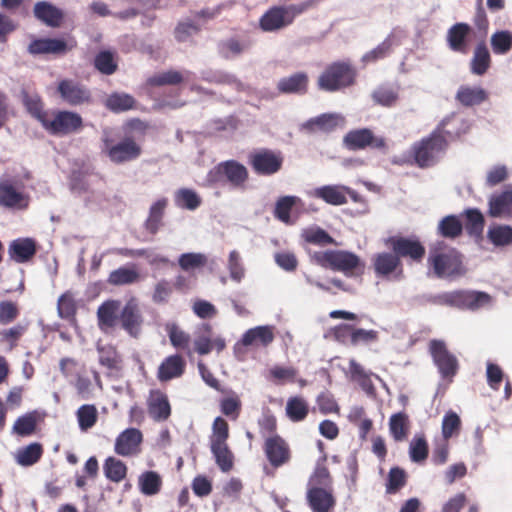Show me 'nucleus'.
<instances>
[{
  "instance_id": "nucleus-55",
  "label": "nucleus",
  "mask_w": 512,
  "mask_h": 512,
  "mask_svg": "<svg viewBox=\"0 0 512 512\" xmlns=\"http://www.w3.org/2000/svg\"><path fill=\"white\" fill-rule=\"evenodd\" d=\"M76 416L79 428L82 431H87L96 424L98 412L94 405L84 404L78 408Z\"/></svg>"
},
{
  "instance_id": "nucleus-58",
  "label": "nucleus",
  "mask_w": 512,
  "mask_h": 512,
  "mask_svg": "<svg viewBox=\"0 0 512 512\" xmlns=\"http://www.w3.org/2000/svg\"><path fill=\"white\" fill-rule=\"evenodd\" d=\"M393 45V37L389 35L382 43H380L377 47L365 53L362 56V62L364 64H369L376 62L379 59L385 58L389 55L391 51V47Z\"/></svg>"
},
{
  "instance_id": "nucleus-63",
  "label": "nucleus",
  "mask_w": 512,
  "mask_h": 512,
  "mask_svg": "<svg viewBox=\"0 0 512 512\" xmlns=\"http://www.w3.org/2000/svg\"><path fill=\"white\" fill-rule=\"evenodd\" d=\"M206 262L207 257L202 253H183L178 259L179 266L185 271L202 267Z\"/></svg>"
},
{
  "instance_id": "nucleus-16",
  "label": "nucleus",
  "mask_w": 512,
  "mask_h": 512,
  "mask_svg": "<svg viewBox=\"0 0 512 512\" xmlns=\"http://www.w3.org/2000/svg\"><path fill=\"white\" fill-rule=\"evenodd\" d=\"M121 327L131 336L138 337L143 324V316L136 298H130L120 310Z\"/></svg>"
},
{
  "instance_id": "nucleus-41",
  "label": "nucleus",
  "mask_w": 512,
  "mask_h": 512,
  "mask_svg": "<svg viewBox=\"0 0 512 512\" xmlns=\"http://www.w3.org/2000/svg\"><path fill=\"white\" fill-rule=\"evenodd\" d=\"M138 487L145 496H153L160 492L162 487V478L156 471H144L139 475Z\"/></svg>"
},
{
  "instance_id": "nucleus-26",
  "label": "nucleus",
  "mask_w": 512,
  "mask_h": 512,
  "mask_svg": "<svg viewBox=\"0 0 512 512\" xmlns=\"http://www.w3.org/2000/svg\"><path fill=\"white\" fill-rule=\"evenodd\" d=\"M34 16L48 27L57 28L63 20V11L47 1H39L34 5Z\"/></svg>"
},
{
  "instance_id": "nucleus-2",
  "label": "nucleus",
  "mask_w": 512,
  "mask_h": 512,
  "mask_svg": "<svg viewBox=\"0 0 512 512\" xmlns=\"http://www.w3.org/2000/svg\"><path fill=\"white\" fill-rule=\"evenodd\" d=\"M428 264L437 278L454 279L465 273L461 255L454 248H434L429 253Z\"/></svg>"
},
{
  "instance_id": "nucleus-44",
  "label": "nucleus",
  "mask_w": 512,
  "mask_h": 512,
  "mask_svg": "<svg viewBox=\"0 0 512 512\" xmlns=\"http://www.w3.org/2000/svg\"><path fill=\"white\" fill-rule=\"evenodd\" d=\"M463 224L456 215H447L443 217L437 226V233L448 239H454L462 234Z\"/></svg>"
},
{
  "instance_id": "nucleus-28",
  "label": "nucleus",
  "mask_w": 512,
  "mask_h": 512,
  "mask_svg": "<svg viewBox=\"0 0 512 512\" xmlns=\"http://www.w3.org/2000/svg\"><path fill=\"white\" fill-rule=\"evenodd\" d=\"M469 129L468 122L459 114L452 113L445 117L434 131H438L445 139L450 140L466 133Z\"/></svg>"
},
{
  "instance_id": "nucleus-29",
  "label": "nucleus",
  "mask_w": 512,
  "mask_h": 512,
  "mask_svg": "<svg viewBox=\"0 0 512 512\" xmlns=\"http://www.w3.org/2000/svg\"><path fill=\"white\" fill-rule=\"evenodd\" d=\"M186 368L185 360L178 354L166 357L157 371V378L161 382H166L181 377Z\"/></svg>"
},
{
  "instance_id": "nucleus-53",
  "label": "nucleus",
  "mask_w": 512,
  "mask_h": 512,
  "mask_svg": "<svg viewBox=\"0 0 512 512\" xmlns=\"http://www.w3.org/2000/svg\"><path fill=\"white\" fill-rule=\"evenodd\" d=\"M42 452V446L39 443H31L17 451L16 461L22 466H31L38 462Z\"/></svg>"
},
{
  "instance_id": "nucleus-8",
  "label": "nucleus",
  "mask_w": 512,
  "mask_h": 512,
  "mask_svg": "<svg viewBox=\"0 0 512 512\" xmlns=\"http://www.w3.org/2000/svg\"><path fill=\"white\" fill-rule=\"evenodd\" d=\"M195 79V73L189 70L177 71V70H167L161 71L153 74L148 77L145 83V87L147 89L153 87H160L164 85H177L182 82L190 83V89L192 91L204 94H210L211 92L205 89L204 87L195 84L193 81Z\"/></svg>"
},
{
  "instance_id": "nucleus-39",
  "label": "nucleus",
  "mask_w": 512,
  "mask_h": 512,
  "mask_svg": "<svg viewBox=\"0 0 512 512\" xmlns=\"http://www.w3.org/2000/svg\"><path fill=\"white\" fill-rule=\"evenodd\" d=\"M251 45L248 38H229L219 44V52L224 58L230 59L244 53Z\"/></svg>"
},
{
  "instance_id": "nucleus-22",
  "label": "nucleus",
  "mask_w": 512,
  "mask_h": 512,
  "mask_svg": "<svg viewBox=\"0 0 512 512\" xmlns=\"http://www.w3.org/2000/svg\"><path fill=\"white\" fill-rule=\"evenodd\" d=\"M347 186L341 184H329L316 187L308 192L310 197L320 199L332 206H341L347 203L345 198Z\"/></svg>"
},
{
  "instance_id": "nucleus-38",
  "label": "nucleus",
  "mask_w": 512,
  "mask_h": 512,
  "mask_svg": "<svg viewBox=\"0 0 512 512\" xmlns=\"http://www.w3.org/2000/svg\"><path fill=\"white\" fill-rule=\"evenodd\" d=\"M308 78L305 73L298 72L279 80L278 90L285 94L304 93L307 89Z\"/></svg>"
},
{
  "instance_id": "nucleus-60",
  "label": "nucleus",
  "mask_w": 512,
  "mask_h": 512,
  "mask_svg": "<svg viewBox=\"0 0 512 512\" xmlns=\"http://www.w3.org/2000/svg\"><path fill=\"white\" fill-rule=\"evenodd\" d=\"M227 269L233 281L239 283L244 278L245 269L238 251L233 250L229 253Z\"/></svg>"
},
{
  "instance_id": "nucleus-51",
  "label": "nucleus",
  "mask_w": 512,
  "mask_h": 512,
  "mask_svg": "<svg viewBox=\"0 0 512 512\" xmlns=\"http://www.w3.org/2000/svg\"><path fill=\"white\" fill-rule=\"evenodd\" d=\"M389 430L395 441H403L408 432V416L404 412L393 414L389 420Z\"/></svg>"
},
{
  "instance_id": "nucleus-1",
  "label": "nucleus",
  "mask_w": 512,
  "mask_h": 512,
  "mask_svg": "<svg viewBox=\"0 0 512 512\" xmlns=\"http://www.w3.org/2000/svg\"><path fill=\"white\" fill-rule=\"evenodd\" d=\"M431 302L461 310L476 311L490 306L492 304V298L485 292L455 290L436 294L432 296Z\"/></svg>"
},
{
  "instance_id": "nucleus-45",
  "label": "nucleus",
  "mask_w": 512,
  "mask_h": 512,
  "mask_svg": "<svg viewBox=\"0 0 512 512\" xmlns=\"http://www.w3.org/2000/svg\"><path fill=\"white\" fill-rule=\"evenodd\" d=\"M490 53L484 43L476 46L473 58L471 59V72L475 75H484L490 67Z\"/></svg>"
},
{
  "instance_id": "nucleus-46",
  "label": "nucleus",
  "mask_w": 512,
  "mask_h": 512,
  "mask_svg": "<svg viewBox=\"0 0 512 512\" xmlns=\"http://www.w3.org/2000/svg\"><path fill=\"white\" fill-rule=\"evenodd\" d=\"M215 462L222 472H229L233 468L234 455L227 443L210 444Z\"/></svg>"
},
{
  "instance_id": "nucleus-13",
  "label": "nucleus",
  "mask_w": 512,
  "mask_h": 512,
  "mask_svg": "<svg viewBox=\"0 0 512 512\" xmlns=\"http://www.w3.org/2000/svg\"><path fill=\"white\" fill-rule=\"evenodd\" d=\"M82 123V117L78 113L60 111L52 119L47 116L42 126L52 134L65 135L80 129Z\"/></svg>"
},
{
  "instance_id": "nucleus-23",
  "label": "nucleus",
  "mask_w": 512,
  "mask_h": 512,
  "mask_svg": "<svg viewBox=\"0 0 512 512\" xmlns=\"http://www.w3.org/2000/svg\"><path fill=\"white\" fill-rule=\"evenodd\" d=\"M121 302L119 300H107L97 309L98 326L104 333L110 332L119 320Z\"/></svg>"
},
{
  "instance_id": "nucleus-43",
  "label": "nucleus",
  "mask_w": 512,
  "mask_h": 512,
  "mask_svg": "<svg viewBox=\"0 0 512 512\" xmlns=\"http://www.w3.org/2000/svg\"><path fill=\"white\" fill-rule=\"evenodd\" d=\"M174 203L178 208L196 210L202 203L198 193L190 188H180L174 193Z\"/></svg>"
},
{
  "instance_id": "nucleus-61",
  "label": "nucleus",
  "mask_w": 512,
  "mask_h": 512,
  "mask_svg": "<svg viewBox=\"0 0 512 512\" xmlns=\"http://www.w3.org/2000/svg\"><path fill=\"white\" fill-rule=\"evenodd\" d=\"M95 68L105 75L113 74L117 69L113 54L109 51H101L94 59Z\"/></svg>"
},
{
  "instance_id": "nucleus-54",
  "label": "nucleus",
  "mask_w": 512,
  "mask_h": 512,
  "mask_svg": "<svg viewBox=\"0 0 512 512\" xmlns=\"http://www.w3.org/2000/svg\"><path fill=\"white\" fill-rule=\"evenodd\" d=\"M97 351L99 354V363L102 366L110 370L120 368L121 357L114 346L110 344L104 346L98 345Z\"/></svg>"
},
{
  "instance_id": "nucleus-47",
  "label": "nucleus",
  "mask_w": 512,
  "mask_h": 512,
  "mask_svg": "<svg viewBox=\"0 0 512 512\" xmlns=\"http://www.w3.org/2000/svg\"><path fill=\"white\" fill-rule=\"evenodd\" d=\"M103 472L107 479L119 483L127 475V466L125 463L115 457H108L103 464Z\"/></svg>"
},
{
  "instance_id": "nucleus-5",
  "label": "nucleus",
  "mask_w": 512,
  "mask_h": 512,
  "mask_svg": "<svg viewBox=\"0 0 512 512\" xmlns=\"http://www.w3.org/2000/svg\"><path fill=\"white\" fill-rule=\"evenodd\" d=\"M314 258L318 264L323 267H329L335 271H341L346 276H353L355 270L362 269L360 258L349 251L345 250H328L325 252L315 253Z\"/></svg>"
},
{
  "instance_id": "nucleus-35",
  "label": "nucleus",
  "mask_w": 512,
  "mask_h": 512,
  "mask_svg": "<svg viewBox=\"0 0 512 512\" xmlns=\"http://www.w3.org/2000/svg\"><path fill=\"white\" fill-rule=\"evenodd\" d=\"M489 215L502 217L512 213V190H506L499 194H493L488 202Z\"/></svg>"
},
{
  "instance_id": "nucleus-17",
  "label": "nucleus",
  "mask_w": 512,
  "mask_h": 512,
  "mask_svg": "<svg viewBox=\"0 0 512 512\" xmlns=\"http://www.w3.org/2000/svg\"><path fill=\"white\" fill-rule=\"evenodd\" d=\"M143 441L142 432L137 428H127L115 440L114 451L119 456L132 457L140 453Z\"/></svg>"
},
{
  "instance_id": "nucleus-20",
  "label": "nucleus",
  "mask_w": 512,
  "mask_h": 512,
  "mask_svg": "<svg viewBox=\"0 0 512 512\" xmlns=\"http://www.w3.org/2000/svg\"><path fill=\"white\" fill-rule=\"evenodd\" d=\"M264 452L275 468L286 464L290 459L289 446L279 435H273L265 440Z\"/></svg>"
},
{
  "instance_id": "nucleus-62",
  "label": "nucleus",
  "mask_w": 512,
  "mask_h": 512,
  "mask_svg": "<svg viewBox=\"0 0 512 512\" xmlns=\"http://www.w3.org/2000/svg\"><path fill=\"white\" fill-rule=\"evenodd\" d=\"M409 456L413 462H423L428 456V445L423 437H415L409 446Z\"/></svg>"
},
{
  "instance_id": "nucleus-11",
  "label": "nucleus",
  "mask_w": 512,
  "mask_h": 512,
  "mask_svg": "<svg viewBox=\"0 0 512 512\" xmlns=\"http://www.w3.org/2000/svg\"><path fill=\"white\" fill-rule=\"evenodd\" d=\"M57 92L63 102L70 106H81L92 102L91 91L79 81L62 79L58 82Z\"/></svg>"
},
{
  "instance_id": "nucleus-57",
  "label": "nucleus",
  "mask_w": 512,
  "mask_h": 512,
  "mask_svg": "<svg viewBox=\"0 0 512 512\" xmlns=\"http://www.w3.org/2000/svg\"><path fill=\"white\" fill-rule=\"evenodd\" d=\"M491 47L495 54L503 55L512 48V33L508 30L495 32L491 36Z\"/></svg>"
},
{
  "instance_id": "nucleus-19",
  "label": "nucleus",
  "mask_w": 512,
  "mask_h": 512,
  "mask_svg": "<svg viewBox=\"0 0 512 512\" xmlns=\"http://www.w3.org/2000/svg\"><path fill=\"white\" fill-rule=\"evenodd\" d=\"M373 266L376 276L400 279L402 265L400 259L390 252L378 253L373 257Z\"/></svg>"
},
{
  "instance_id": "nucleus-6",
  "label": "nucleus",
  "mask_w": 512,
  "mask_h": 512,
  "mask_svg": "<svg viewBox=\"0 0 512 512\" xmlns=\"http://www.w3.org/2000/svg\"><path fill=\"white\" fill-rule=\"evenodd\" d=\"M356 71L348 62L331 64L319 77V87L326 91H337L354 83Z\"/></svg>"
},
{
  "instance_id": "nucleus-3",
  "label": "nucleus",
  "mask_w": 512,
  "mask_h": 512,
  "mask_svg": "<svg viewBox=\"0 0 512 512\" xmlns=\"http://www.w3.org/2000/svg\"><path fill=\"white\" fill-rule=\"evenodd\" d=\"M447 146L448 140L438 131H433L428 137L412 146L415 163L420 168L434 166L445 154Z\"/></svg>"
},
{
  "instance_id": "nucleus-30",
  "label": "nucleus",
  "mask_w": 512,
  "mask_h": 512,
  "mask_svg": "<svg viewBox=\"0 0 512 512\" xmlns=\"http://www.w3.org/2000/svg\"><path fill=\"white\" fill-rule=\"evenodd\" d=\"M344 123V117L338 113H324L319 116L308 119L301 125L303 130L315 132L317 130L329 132L338 125Z\"/></svg>"
},
{
  "instance_id": "nucleus-9",
  "label": "nucleus",
  "mask_w": 512,
  "mask_h": 512,
  "mask_svg": "<svg viewBox=\"0 0 512 512\" xmlns=\"http://www.w3.org/2000/svg\"><path fill=\"white\" fill-rule=\"evenodd\" d=\"M29 200V195L24 191L22 182L11 179L0 180V206L23 210L28 207Z\"/></svg>"
},
{
  "instance_id": "nucleus-27",
  "label": "nucleus",
  "mask_w": 512,
  "mask_h": 512,
  "mask_svg": "<svg viewBox=\"0 0 512 512\" xmlns=\"http://www.w3.org/2000/svg\"><path fill=\"white\" fill-rule=\"evenodd\" d=\"M274 340V327L270 325L256 326L248 329L241 337L238 344L245 347L260 345L268 346Z\"/></svg>"
},
{
  "instance_id": "nucleus-37",
  "label": "nucleus",
  "mask_w": 512,
  "mask_h": 512,
  "mask_svg": "<svg viewBox=\"0 0 512 512\" xmlns=\"http://www.w3.org/2000/svg\"><path fill=\"white\" fill-rule=\"evenodd\" d=\"M301 203L302 200L298 196L287 195L280 197L275 203L274 217L285 224H294L290 212L294 206Z\"/></svg>"
},
{
  "instance_id": "nucleus-14",
  "label": "nucleus",
  "mask_w": 512,
  "mask_h": 512,
  "mask_svg": "<svg viewBox=\"0 0 512 512\" xmlns=\"http://www.w3.org/2000/svg\"><path fill=\"white\" fill-rule=\"evenodd\" d=\"M344 146L352 151L363 150L367 147L385 149L386 142L383 137H375L368 128L349 131L343 138Z\"/></svg>"
},
{
  "instance_id": "nucleus-24",
  "label": "nucleus",
  "mask_w": 512,
  "mask_h": 512,
  "mask_svg": "<svg viewBox=\"0 0 512 512\" xmlns=\"http://www.w3.org/2000/svg\"><path fill=\"white\" fill-rule=\"evenodd\" d=\"M147 409L150 417L157 421H165L171 414L168 397L160 390H151L147 399Z\"/></svg>"
},
{
  "instance_id": "nucleus-4",
  "label": "nucleus",
  "mask_w": 512,
  "mask_h": 512,
  "mask_svg": "<svg viewBox=\"0 0 512 512\" xmlns=\"http://www.w3.org/2000/svg\"><path fill=\"white\" fill-rule=\"evenodd\" d=\"M102 142V151L114 164L134 161L139 158L142 152L141 146L132 137H125L121 141L114 143L107 129L103 130Z\"/></svg>"
},
{
  "instance_id": "nucleus-25",
  "label": "nucleus",
  "mask_w": 512,
  "mask_h": 512,
  "mask_svg": "<svg viewBox=\"0 0 512 512\" xmlns=\"http://www.w3.org/2000/svg\"><path fill=\"white\" fill-rule=\"evenodd\" d=\"M290 20L283 6H273L260 18V28L265 32H274L290 25Z\"/></svg>"
},
{
  "instance_id": "nucleus-64",
  "label": "nucleus",
  "mask_w": 512,
  "mask_h": 512,
  "mask_svg": "<svg viewBox=\"0 0 512 512\" xmlns=\"http://www.w3.org/2000/svg\"><path fill=\"white\" fill-rule=\"evenodd\" d=\"M36 427V417L34 413H27L19 417L13 426V431L20 436L32 434Z\"/></svg>"
},
{
  "instance_id": "nucleus-36",
  "label": "nucleus",
  "mask_w": 512,
  "mask_h": 512,
  "mask_svg": "<svg viewBox=\"0 0 512 512\" xmlns=\"http://www.w3.org/2000/svg\"><path fill=\"white\" fill-rule=\"evenodd\" d=\"M168 206V199L165 197L159 198L149 208V214L145 220V229L151 233L156 234L162 225V219L165 210Z\"/></svg>"
},
{
  "instance_id": "nucleus-33",
  "label": "nucleus",
  "mask_w": 512,
  "mask_h": 512,
  "mask_svg": "<svg viewBox=\"0 0 512 512\" xmlns=\"http://www.w3.org/2000/svg\"><path fill=\"white\" fill-rule=\"evenodd\" d=\"M307 501L313 512H330L335 506L333 495L327 490L318 487L307 491Z\"/></svg>"
},
{
  "instance_id": "nucleus-12",
  "label": "nucleus",
  "mask_w": 512,
  "mask_h": 512,
  "mask_svg": "<svg viewBox=\"0 0 512 512\" xmlns=\"http://www.w3.org/2000/svg\"><path fill=\"white\" fill-rule=\"evenodd\" d=\"M430 354L433 362L438 368L442 378H452L458 371V360L450 353L441 340H432L429 344Z\"/></svg>"
},
{
  "instance_id": "nucleus-50",
  "label": "nucleus",
  "mask_w": 512,
  "mask_h": 512,
  "mask_svg": "<svg viewBox=\"0 0 512 512\" xmlns=\"http://www.w3.org/2000/svg\"><path fill=\"white\" fill-rule=\"evenodd\" d=\"M135 99L126 93H112L105 101V106L112 112H123L132 109Z\"/></svg>"
},
{
  "instance_id": "nucleus-10",
  "label": "nucleus",
  "mask_w": 512,
  "mask_h": 512,
  "mask_svg": "<svg viewBox=\"0 0 512 512\" xmlns=\"http://www.w3.org/2000/svg\"><path fill=\"white\" fill-rule=\"evenodd\" d=\"M222 176L233 187L238 188L242 187L247 181L248 170L243 164L235 160L224 161L208 173V181L217 182Z\"/></svg>"
},
{
  "instance_id": "nucleus-40",
  "label": "nucleus",
  "mask_w": 512,
  "mask_h": 512,
  "mask_svg": "<svg viewBox=\"0 0 512 512\" xmlns=\"http://www.w3.org/2000/svg\"><path fill=\"white\" fill-rule=\"evenodd\" d=\"M165 331L167 332L173 347L185 350L188 356L192 354V350L190 349L191 337L188 333L183 331L176 323L173 322L165 324Z\"/></svg>"
},
{
  "instance_id": "nucleus-49",
  "label": "nucleus",
  "mask_w": 512,
  "mask_h": 512,
  "mask_svg": "<svg viewBox=\"0 0 512 512\" xmlns=\"http://www.w3.org/2000/svg\"><path fill=\"white\" fill-rule=\"evenodd\" d=\"M193 343L198 354H209L212 351V327L209 324H203L195 333Z\"/></svg>"
},
{
  "instance_id": "nucleus-56",
  "label": "nucleus",
  "mask_w": 512,
  "mask_h": 512,
  "mask_svg": "<svg viewBox=\"0 0 512 512\" xmlns=\"http://www.w3.org/2000/svg\"><path fill=\"white\" fill-rule=\"evenodd\" d=\"M487 237L495 246H506L512 243V227L508 225H495L490 227Z\"/></svg>"
},
{
  "instance_id": "nucleus-52",
  "label": "nucleus",
  "mask_w": 512,
  "mask_h": 512,
  "mask_svg": "<svg viewBox=\"0 0 512 512\" xmlns=\"http://www.w3.org/2000/svg\"><path fill=\"white\" fill-rule=\"evenodd\" d=\"M349 369L353 380L357 381L361 388L367 394L374 393V385L370 379L371 374L367 373L364 368L354 359L349 361Z\"/></svg>"
},
{
  "instance_id": "nucleus-7",
  "label": "nucleus",
  "mask_w": 512,
  "mask_h": 512,
  "mask_svg": "<svg viewBox=\"0 0 512 512\" xmlns=\"http://www.w3.org/2000/svg\"><path fill=\"white\" fill-rule=\"evenodd\" d=\"M283 155L280 151L267 148L256 149L248 156L252 170L260 176H271L279 172L283 165Z\"/></svg>"
},
{
  "instance_id": "nucleus-15",
  "label": "nucleus",
  "mask_w": 512,
  "mask_h": 512,
  "mask_svg": "<svg viewBox=\"0 0 512 512\" xmlns=\"http://www.w3.org/2000/svg\"><path fill=\"white\" fill-rule=\"evenodd\" d=\"M76 46L73 39L66 41L57 38H38L31 41L27 50L31 55H64Z\"/></svg>"
},
{
  "instance_id": "nucleus-32",
  "label": "nucleus",
  "mask_w": 512,
  "mask_h": 512,
  "mask_svg": "<svg viewBox=\"0 0 512 512\" xmlns=\"http://www.w3.org/2000/svg\"><path fill=\"white\" fill-rule=\"evenodd\" d=\"M203 81L230 86L236 91H244L246 86L232 73L223 70L207 69L200 72Z\"/></svg>"
},
{
  "instance_id": "nucleus-31",
  "label": "nucleus",
  "mask_w": 512,
  "mask_h": 512,
  "mask_svg": "<svg viewBox=\"0 0 512 512\" xmlns=\"http://www.w3.org/2000/svg\"><path fill=\"white\" fill-rule=\"evenodd\" d=\"M488 98V93L481 86L461 85L459 86L455 100L465 107L480 105Z\"/></svg>"
},
{
  "instance_id": "nucleus-21",
  "label": "nucleus",
  "mask_w": 512,
  "mask_h": 512,
  "mask_svg": "<svg viewBox=\"0 0 512 512\" xmlns=\"http://www.w3.org/2000/svg\"><path fill=\"white\" fill-rule=\"evenodd\" d=\"M471 27L463 22L456 23L447 31L448 47L454 51L466 54L469 51Z\"/></svg>"
},
{
  "instance_id": "nucleus-59",
  "label": "nucleus",
  "mask_w": 512,
  "mask_h": 512,
  "mask_svg": "<svg viewBox=\"0 0 512 512\" xmlns=\"http://www.w3.org/2000/svg\"><path fill=\"white\" fill-rule=\"evenodd\" d=\"M372 98L377 104L390 107L396 103L398 91L389 86H379L373 91Z\"/></svg>"
},
{
  "instance_id": "nucleus-42",
  "label": "nucleus",
  "mask_w": 512,
  "mask_h": 512,
  "mask_svg": "<svg viewBox=\"0 0 512 512\" xmlns=\"http://www.w3.org/2000/svg\"><path fill=\"white\" fill-rule=\"evenodd\" d=\"M140 274L134 266H123L110 272L107 282L110 285L122 286L138 282Z\"/></svg>"
},
{
  "instance_id": "nucleus-18",
  "label": "nucleus",
  "mask_w": 512,
  "mask_h": 512,
  "mask_svg": "<svg viewBox=\"0 0 512 512\" xmlns=\"http://www.w3.org/2000/svg\"><path fill=\"white\" fill-rule=\"evenodd\" d=\"M387 243L399 259L400 257H409L414 261H420L425 254L424 247L413 238L395 236L390 237Z\"/></svg>"
},
{
  "instance_id": "nucleus-48",
  "label": "nucleus",
  "mask_w": 512,
  "mask_h": 512,
  "mask_svg": "<svg viewBox=\"0 0 512 512\" xmlns=\"http://www.w3.org/2000/svg\"><path fill=\"white\" fill-rule=\"evenodd\" d=\"M309 406L305 399L299 396L290 397L286 404V414L293 422L304 420L308 414Z\"/></svg>"
},
{
  "instance_id": "nucleus-34",
  "label": "nucleus",
  "mask_w": 512,
  "mask_h": 512,
  "mask_svg": "<svg viewBox=\"0 0 512 512\" xmlns=\"http://www.w3.org/2000/svg\"><path fill=\"white\" fill-rule=\"evenodd\" d=\"M35 253V242L30 238L13 240L9 246V255L17 263L27 262Z\"/></svg>"
}]
</instances>
